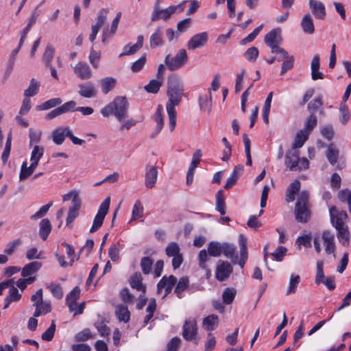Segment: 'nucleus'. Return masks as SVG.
Wrapping results in <instances>:
<instances>
[{
  "mask_svg": "<svg viewBox=\"0 0 351 351\" xmlns=\"http://www.w3.org/2000/svg\"><path fill=\"white\" fill-rule=\"evenodd\" d=\"M320 132L322 136L328 141L332 140L335 135V131L331 125H326L322 127Z\"/></svg>",
  "mask_w": 351,
  "mask_h": 351,
  "instance_id": "obj_57",
  "label": "nucleus"
},
{
  "mask_svg": "<svg viewBox=\"0 0 351 351\" xmlns=\"http://www.w3.org/2000/svg\"><path fill=\"white\" fill-rule=\"evenodd\" d=\"M199 103L201 110L210 113L212 109V97L210 90H208V95H201L199 98Z\"/></svg>",
  "mask_w": 351,
  "mask_h": 351,
  "instance_id": "obj_32",
  "label": "nucleus"
},
{
  "mask_svg": "<svg viewBox=\"0 0 351 351\" xmlns=\"http://www.w3.org/2000/svg\"><path fill=\"white\" fill-rule=\"evenodd\" d=\"M129 103L126 97L117 96L113 101L101 108V114L104 117L114 115L119 121H123L128 115Z\"/></svg>",
  "mask_w": 351,
  "mask_h": 351,
  "instance_id": "obj_3",
  "label": "nucleus"
},
{
  "mask_svg": "<svg viewBox=\"0 0 351 351\" xmlns=\"http://www.w3.org/2000/svg\"><path fill=\"white\" fill-rule=\"evenodd\" d=\"M110 202V197H107L99 206L97 213L93 219V225L90 228V232H95L102 226L105 217L109 210Z\"/></svg>",
  "mask_w": 351,
  "mask_h": 351,
  "instance_id": "obj_8",
  "label": "nucleus"
},
{
  "mask_svg": "<svg viewBox=\"0 0 351 351\" xmlns=\"http://www.w3.org/2000/svg\"><path fill=\"white\" fill-rule=\"evenodd\" d=\"M207 250L209 256L219 257L222 254V243L217 241H211L208 245Z\"/></svg>",
  "mask_w": 351,
  "mask_h": 351,
  "instance_id": "obj_39",
  "label": "nucleus"
},
{
  "mask_svg": "<svg viewBox=\"0 0 351 351\" xmlns=\"http://www.w3.org/2000/svg\"><path fill=\"white\" fill-rule=\"evenodd\" d=\"M9 295L6 297L12 302H17L21 298V294L19 293V290L13 285H10Z\"/></svg>",
  "mask_w": 351,
  "mask_h": 351,
  "instance_id": "obj_64",
  "label": "nucleus"
},
{
  "mask_svg": "<svg viewBox=\"0 0 351 351\" xmlns=\"http://www.w3.org/2000/svg\"><path fill=\"white\" fill-rule=\"evenodd\" d=\"M158 178V170L155 166L147 165L145 168V184L147 189L154 186Z\"/></svg>",
  "mask_w": 351,
  "mask_h": 351,
  "instance_id": "obj_15",
  "label": "nucleus"
},
{
  "mask_svg": "<svg viewBox=\"0 0 351 351\" xmlns=\"http://www.w3.org/2000/svg\"><path fill=\"white\" fill-rule=\"evenodd\" d=\"M350 117V112H349L347 106H346L343 104H341L340 105V108H339L340 122L343 125H345L348 122Z\"/></svg>",
  "mask_w": 351,
  "mask_h": 351,
  "instance_id": "obj_51",
  "label": "nucleus"
},
{
  "mask_svg": "<svg viewBox=\"0 0 351 351\" xmlns=\"http://www.w3.org/2000/svg\"><path fill=\"white\" fill-rule=\"evenodd\" d=\"M78 94L84 98L95 97L97 95V90L95 86L90 82L80 84L78 85Z\"/></svg>",
  "mask_w": 351,
  "mask_h": 351,
  "instance_id": "obj_16",
  "label": "nucleus"
},
{
  "mask_svg": "<svg viewBox=\"0 0 351 351\" xmlns=\"http://www.w3.org/2000/svg\"><path fill=\"white\" fill-rule=\"evenodd\" d=\"M337 197L342 203L348 204V211L351 215V191L348 189H343L338 192Z\"/></svg>",
  "mask_w": 351,
  "mask_h": 351,
  "instance_id": "obj_40",
  "label": "nucleus"
},
{
  "mask_svg": "<svg viewBox=\"0 0 351 351\" xmlns=\"http://www.w3.org/2000/svg\"><path fill=\"white\" fill-rule=\"evenodd\" d=\"M47 288L50 290L51 294L57 299H61L63 296V291L60 285L51 283Z\"/></svg>",
  "mask_w": 351,
  "mask_h": 351,
  "instance_id": "obj_60",
  "label": "nucleus"
},
{
  "mask_svg": "<svg viewBox=\"0 0 351 351\" xmlns=\"http://www.w3.org/2000/svg\"><path fill=\"white\" fill-rule=\"evenodd\" d=\"M116 82V79L111 77H107L101 79L99 80V84L101 86L102 92L104 94H107L108 93H109L114 88Z\"/></svg>",
  "mask_w": 351,
  "mask_h": 351,
  "instance_id": "obj_35",
  "label": "nucleus"
},
{
  "mask_svg": "<svg viewBox=\"0 0 351 351\" xmlns=\"http://www.w3.org/2000/svg\"><path fill=\"white\" fill-rule=\"evenodd\" d=\"M67 130H70L69 127H58L52 132V139L56 145H62L66 136Z\"/></svg>",
  "mask_w": 351,
  "mask_h": 351,
  "instance_id": "obj_26",
  "label": "nucleus"
},
{
  "mask_svg": "<svg viewBox=\"0 0 351 351\" xmlns=\"http://www.w3.org/2000/svg\"><path fill=\"white\" fill-rule=\"evenodd\" d=\"M115 314L120 322L127 323L130 320V314L126 306H118L116 308Z\"/></svg>",
  "mask_w": 351,
  "mask_h": 351,
  "instance_id": "obj_38",
  "label": "nucleus"
},
{
  "mask_svg": "<svg viewBox=\"0 0 351 351\" xmlns=\"http://www.w3.org/2000/svg\"><path fill=\"white\" fill-rule=\"evenodd\" d=\"M54 53L55 49L51 45H47L43 56V59L46 66H50V64H51Z\"/></svg>",
  "mask_w": 351,
  "mask_h": 351,
  "instance_id": "obj_49",
  "label": "nucleus"
},
{
  "mask_svg": "<svg viewBox=\"0 0 351 351\" xmlns=\"http://www.w3.org/2000/svg\"><path fill=\"white\" fill-rule=\"evenodd\" d=\"M143 41H144L143 36L139 35L137 37V42L132 46H130L129 45H126L124 47V49L126 50L128 48V50H127L125 52H123V53H121L120 55V56H122L123 55L130 56V55L134 54L143 47Z\"/></svg>",
  "mask_w": 351,
  "mask_h": 351,
  "instance_id": "obj_33",
  "label": "nucleus"
},
{
  "mask_svg": "<svg viewBox=\"0 0 351 351\" xmlns=\"http://www.w3.org/2000/svg\"><path fill=\"white\" fill-rule=\"evenodd\" d=\"M303 32L307 34H313L315 32L314 23L310 14H305L301 21Z\"/></svg>",
  "mask_w": 351,
  "mask_h": 351,
  "instance_id": "obj_29",
  "label": "nucleus"
},
{
  "mask_svg": "<svg viewBox=\"0 0 351 351\" xmlns=\"http://www.w3.org/2000/svg\"><path fill=\"white\" fill-rule=\"evenodd\" d=\"M285 163L290 171H301L307 169L309 161L306 158H300L298 150H289L285 158Z\"/></svg>",
  "mask_w": 351,
  "mask_h": 351,
  "instance_id": "obj_4",
  "label": "nucleus"
},
{
  "mask_svg": "<svg viewBox=\"0 0 351 351\" xmlns=\"http://www.w3.org/2000/svg\"><path fill=\"white\" fill-rule=\"evenodd\" d=\"M143 215V207L141 202L139 200L136 201L133 209L132 216L131 221L135 220L136 219L142 217Z\"/></svg>",
  "mask_w": 351,
  "mask_h": 351,
  "instance_id": "obj_59",
  "label": "nucleus"
},
{
  "mask_svg": "<svg viewBox=\"0 0 351 351\" xmlns=\"http://www.w3.org/2000/svg\"><path fill=\"white\" fill-rule=\"evenodd\" d=\"M222 253L225 256L231 259L234 264L237 263L238 256L236 254V247L228 243H222Z\"/></svg>",
  "mask_w": 351,
  "mask_h": 351,
  "instance_id": "obj_24",
  "label": "nucleus"
},
{
  "mask_svg": "<svg viewBox=\"0 0 351 351\" xmlns=\"http://www.w3.org/2000/svg\"><path fill=\"white\" fill-rule=\"evenodd\" d=\"M53 205V202H50L46 205L43 206L36 213L30 216V219L36 220L46 215L50 207Z\"/></svg>",
  "mask_w": 351,
  "mask_h": 351,
  "instance_id": "obj_50",
  "label": "nucleus"
},
{
  "mask_svg": "<svg viewBox=\"0 0 351 351\" xmlns=\"http://www.w3.org/2000/svg\"><path fill=\"white\" fill-rule=\"evenodd\" d=\"M74 72L82 80H88L92 76L90 66L84 62L77 63L74 67Z\"/></svg>",
  "mask_w": 351,
  "mask_h": 351,
  "instance_id": "obj_21",
  "label": "nucleus"
},
{
  "mask_svg": "<svg viewBox=\"0 0 351 351\" xmlns=\"http://www.w3.org/2000/svg\"><path fill=\"white\" fill-rule=\"evenodd\" d=\"M202 157V152L200 149H197L194 153L192 158L191 163L188 169L186 174V184L188 186H190L193 180L194 171L195 168L198 166L200 162V158Z\"/></svg>",
  "mask_w": 351,
  "mask_h": 351,
  "instance_id": "obj_13",
  "label": "nucleus"
},
{
  "mask_svg": "<svg viewBox=\"0 0 351 351\" xmlns=\"http://www.w3.org/2000/svg\"><path fill=\"white\" fill-rule=\"evenodd\" d=\"M208 40V35L206 32L193 35L187 43V48L190 51L203 47Z\"/></svg>",
  "mask_w": 351,
  "mask_h": 351,
  "instance_id": "obj_10",
  "label": "nucleus"
},
{
  "mask_svg": "<svg viewBox=\"0 0 351 351\" xmlns=\"http://www.w3.org/2000/svg\"><path fill=\"white\" fill-rule=\"evenodd\" d=\"M94 326L97 329L101 337H108L110 335V328L105 324L104 322L101 321L96 322Z\"/></svg>",
  "mask_w": 351,
  "mask_h": 351,
  "instance_id": "obj_62",
  "label": "nucleus"
},
{
  "mask_svg": "<svg viewBox=\"0 0 351 351\" xmlns=\"http://www.w3.org/2000/svg\"><path fill=\"white\" fill-rule=\"evenodd\" d=\"M52 229V226L47 218L43 219L39 223V235L40 238L45 241Z\"/></svg>",
  "mask_w": 351,
  "mask_h": 351,
  "instance_id": "obj_28",
  "label": "nucleus"
},
{
  "mask_svg": "<svg viewBox=\"0 0 351 351\" xmlns=\"http://www.w3.org/2000/svg\"><path fill=\"white\" fill-rule=\"evenodd\" d=\"M258 54L259 52L258 48L256 47H252L245 51L243 56L248 61L254 62L256 60Z\"/></svg>",
  "mask_w": 351,
  "mask_h": 351,
  "instance_id": "obj_54",
  "label": "nucleus"
},
{
  "mask_svg": "<svg viewBox=\"0 0 351 351\" xmlns=\"http://www.w3.org/2000/svg\"><path fill=\"white\" fill-rule=\"evenodd\" d=\"M174 289V293L179 299H182L184 296V291L189 289V278L188 276H182L179 280H177Z\"/></svg>",
  "mask_w": 351,
  "mask_h": 351,
  "instance_id": "obj_20",
  "label": "nucleus"
},
{
  "mask_svg": "<svg viewBox=\"0 0 351 351\" xmlns=\"http://www.w3.org/2000/svg\"><path fill=\"white\" fill-rule=\"evenodd\" d=\"M219 324V317L215 314L210 315L204 318L203 327L208 331H213Z\"/></svg>",
  "mask_w": 351,
  "mask_h": 351,
  "instance_id": "obj_31",
  "label": "nucleus"
},
{
  "mask_svg": "<svg viewBox=\"0 0 351 351\" xmlns=\"http://www.w3.org/2000/svg\"><path fill=\"white\" fill-rule=\"evenodd\" d=\"M93 337L89 328H84L83 330L77 332L75 336L77 341H85Z\"/></svg>",
  "mask_w": 351,
  "mask_h": 351,
  "instance_id": "obj_58",
  "label": "nucleus"
},
{
  "mask_svg": "<svg viewBox=\"0 0 351 351\" xmlns=\"http://www.w3.org/2000/svg\"><path fill=\"white\" fill-rule=\"evenodd\" d=\"M232 271L233 268L230 263L219 260L215 271V278L217 280L223 282L229 278Z\"/></svg>",
  "mask_w": 351,
  "mask_h": 351,
  "instance_id": "obj_9",
  "label": "nucleus"
},
{
  "mask_svg": "<svg viewBox=\"0 0 351 351\" xmlns=\"http://www.w3.org/2000/svg\"><path fill=\"white\" fill-rule=\"evenodd\" d=\"M149 43L151 48H156V47L163 45L162 29L160 27H158L155 32L151 35L149 38Z\"/></svg>",
  "mask_w": 351,
  "mask_h": 351,
  "instance_id": "obj_34",
  "label": "nucleus"
},
{
  "mask_svg": "<svg viewBox=\"0 0 351 351\" xmlns=\"http://www.w3.org/2000/svg\"><path fill=\"white\" fill-rule=\"evenodd\" d=\"M180 249L179 245L176 242L170 243L166 247L165 252L167 256L172 257L180 254Z\"/></svg>",
  "mask_w": 351,
  "mask_h": 351,
  "instance_id": "obj_55",
  "label": "nucleus"
},
{
  "mask_svg": "<svg viewBox=\"0 0 351 351\" xmlns=\"http://www.w3.org/2000/svg\"><path fill=\"white\" fill-rule=\"evenodd\" d=\"M295 219L298 221L305 223L309 217V210L307 206H297L295 208Z\"/></svg>",
  "mask_w": 351,
  "mask_h": 351,
  "instance_id": "obj_30",
  "label": "nucleus"
},
{
  "mask_svg": "<svg viewBox=\"0 0 351 351\" xmlns=\"http://www.w3.org/2000/svg\"><path fill=\"white\" fill-rule=\"evenodd\" d=\"M62 199L64 202L70 199L72 200L71 206L69 209L66 219V223L69 225L79 215V210L81 207V199L79 197L78 192L76 190H72L69 193L64 195Z\"/></svg>",
  "mask_w": 351,
  "mask_h": 351,
  "instance_id": "obj_5",
  "label": "nucleus"
},
{
  "mask_svg": "<svg viewBox=\"0 0 351 351\" xmlns=\"http://www.w3.org/2000/svg\"><path fill=\"white\" fill-rule=\"evenodd\" d=\"M317 117L314 113L311 112L306 120L303 131L310 134V133L313 131V130L317 125Z\"/></svg>",
  "mask_w": 351,
  "mask_h": 351,
  "instance_id": "obj_45",
  "label": "nucleus"
},
{
  "mask_svg": "<svg viewBox=\"0 0 351 351\" xmlns=\"http://www.w3.org/2000/svg\"><path fill=\"white\" fill-rule=\"evenodd\" d=\"M177 282V278L173 275L169 277L163 276L157 284V291L160 293L162 289H165V296L168 295L172 290V288Z\"/></svg>",
  "mask_w": 351,
  "mask_h": 351,
  "instance_id": "obj_12",
  "label": "nucleus"
},
{
  "mask_svg": "<svg viewBox=\"0 0 351 351\" xmlns=\"http://www.w3.org/2000/svg\"><path fill=\"white\" fill-rule=\"evenodd\" d=\"M42 267V263L38 261H33L25 265L21 270V276L27 278L36 274Z\"/></svg>",
  "mask_w": 351,
  "mask_h": 351,
  "instance_id": "obj_23",
  "label": "nucleus"
},
{
  "mask_svg": "<svg viewBox=\"0 0 351 351\" xmlns=\"http://www.w3.org/2000/svg\"><path fill=\"white\" fill-rule=\"evenodd\" d=\"M339 151L337 149L334 148V144L330 143L328 145L327 150L326 152V156L328 162L334 165L338 160Z\"/></svg>",
  "mask_w": 351,
  "mask_h": 351,
  "instance_id": "obj_37",
  "label": "nucleus"
},
{
  "mask_svg": "<svg viewBox=\"0 0 351 351\" xmlns=\"http://www.w3.org/2000/svg\"><path fill=\"white\" fill-rule=\"evenodd\" d=\"M22 243V241L20 239H15L11 242H10L7 245V247L4 250V253L7 256H11L15 252L16 248L19 246Z\"/></svg>",
  "mask_w": 351,
  "mask_h": 351,
  "instance_id": "obj_61",
  "label": "nucleus"
},
{
  "mask_svg": "<svg viewBox=\"0 0 351 351\" xmlns=\"http://www.w3.org/2000/svg\"><path fill=\"white\" fill-rule=\"evenodd\" d=\"M167 86L168 101L166 104V109L169 121V129L172 132L174 130L176 124L175 106H178L182 99L184 95V88L180 77L176 74H171L168 76Z\"/></svg>",
  "mask_w": 351,
  "mask_h": 351,
  "instance_id": "obj_1",
  "label": "nucleus"
},
{
  "mask_svg": "<svg viewBox=\"0 0 351 351\" xmlns=\"http://www.w3.org/2000/svg\"><path fill=\"white\" fill-rule=\"evenodd\" d=\"M153 8L154 10L151 15L152 22H155L160 19L166 21L169 19L178 9H180V11L183 10L182 3L178 5H171L165 9H162L160 5H158L157 3L154 4Z\"/></svg>",
  "mask_w": 351,
  "mask_h": 351,
  "instance_id": "obj_6",
  "label": "nucleus"
},
{
  "mask_svg": "<svg viewBox=\"0 0 351 351\" xmlns=\"http://www.w3.org/2000/svg\"><path fill=\"white\" fill-rule=\"evenodd\" d=\"M62 102V100L59 97L53 98L45 101L41 105L37 106L36 108L37 110H46L60 105Z\"/></svg>",
  "mask_w": 351,
  "mask_h": 351,
  "instance_id": "obj_42",
  "label": "nucleus"
},
{
  "mask_svg": "<svg viewBox=\"0 0 351 351\" xmlns=\"http://www.w3.org/2000/svg\"><path fill=\"white\" fill-rule=\"evenodd\" d=\"M263 24H261L258 27L254 29V31L252 33H250L247 36L241 40L240 45H245L248 43L252 42L256 38V37L257 36L260 31L263 29Z\"/></svg>",
  "mask_w": 351,
  "mask_h": 351,
  "instance_id": "obj_53",
  "label": "nucleus"
},
{
  "mask_svg": "<svg viewBox=\"0 0 351 351\" xmlns=\"http://www.w3.org/2000/svg\"><path fill=\"white\" fill-rule=\"evenodd\" d=\"M308 135L309 134L306 132L300 130L295 136L291 150H297V149L302 147L305 141H307Z\"/></svg>",
  "mask_w": 351,
  "mask_h": 351,
  "instance_id": "obj_36",
  "label": "nucleus"
},
{
  "mask_svg": "<svg viewBox=\"0 0 351 351\" xmlns=\"http://www.w3.org/2000/svg\"><path fill=\"white\" fill-rule=\"evenodd\" d=\"M197 329L196 322L194 319L186 320L183 326V337L187 341L194 339L195 343H197V340L195 339Z\"/></svg>",
  "mask_w": 351,
  "mask_h": 351,
  "instance_id": "obj_11",
  "label": "nucleus"
},
{
  "mask_svg": "<svg viewBox=\"0 0 351 351\" xmlns=\"http://www.w3.org/2000/svg\"><path fill=\"white\" fill-rule=\"evenodd\" d=\"M39 86L40 82L32 78L30 80L28 88L24 91V96L25 97H30L36 95L38 93Z\"/></svg>",
  "mask_w": 351,
  "mask_h": 351,
  "instance_id": "obj_41",
  "label": "nucleus"
},
{
  "mask_svg": "<svg viewBox=\"0 0 351 351\" xmlns=\"http://www.w3.org/2000/svg\"><path fill=\"white\" fill-rule=\"evenodd\" d=\"M300 282V277L299 275L292 274L290 278L289 287L287 291V295L293 294L296 292L298 285Z\"/></svg>",
  "mask_w": 351,
  "mask_h": 351,
  "instance_id": "obj_48",
  "label": "nucleus"
},
{
  "mask_svg": "<svg viewBox=\"0 0 351 351\" xmlns=\"http://www.w3.org/2000/svg\"><path fill=\"white\" fill-rule=\"evenodd\" d=\"M80 289L78 287H74L72 291L66 295V303L71 312H73L76 308V304L77 300L80 298Z\"/></svg>",
  "mask_w": 351,
  "mask_h": 351,
  "instance_id": "obj_22",
  "label": "nucleus"
},
{
  "mask_svg": "<svg viewBox=\"0 0 351 351\" xmlns=\"http://www.w3.org/2000/svg\"><path fill=\"white\" fill-rule=\"evenodd\" d=\"M322 239L326 253L328 254L334 253L335 250L334 234L330 230H324L322 234Z\"/></svg>",
  "mask_w": 351,
  "mask_h": 351,
  "instance_id": "obj_14",
  "label": "nucleus"
},
{
  "mask_svg": "<svg viewBox=\"0 0 351 351\" xmlns=\"http://www.w3.org/2000/svg\"><path fill=\"white\" fill-rule=\"evenodd\" d=\"M300 185V182L298 179H295L291 183L286 192V201L287 202H292L294 201L295 195L299 192Z\"/></svg>",
  "mask_w": 351,
  "mask_h": 351,
  "instance_id": "obj_27",
  "label": "nucleus"
},
{
  "mask_svg": "<svg viewBox=\"0 0 351 351\" xmlns=\"http://www.w3.org/2000/svg\"><path fill=\"white\" fill-rule=\"evenodd\" d=\"M188 61V56L186 49H181L177 54L171 58L167 55L165 58V63L170 71H176L182 67Z\"/></svg>",
  "mask_w": 351,
  "mask_h": 351,
  "instance_id": "obj_7",
  "label": "nucleus"
},
{
  "mask_svg": "<svg viewBox=\"0 0 351 351\" xmlns=\"http://www.w3.org/2000/svg\"><path fill=\"white\" fill-rule=\"evenodd\" d=\"M323 106V102L322 101L321 97H317L312 100L308 104V110L311 113H314L315 112L318 110Z\"/></svg>",
  "mask_w": 351,
  "mask_h": 351,
  "instance_id": "obj_63",
  "label": "nucleus"
},
{
  "mask_svg": "<svg viewBox=\"0 0 351 351\" xmlns=\"http://www.w3.org/2000/svg\"><path fill=\"white\" fill-rule=\"evenodd\" d=\"M162 106L158 105L155 114L153 116V119L156 123L157 125L154 132L150 135L151 138H154L162 131L164 126V117L162 114Z\"/></svg>",
  "mask_w": 351,
  "mask_h": 351,
  "instance_id": "obj_17",
  "label": "nucleus"
},
{
  "mask_svg": "<svg viewBox=\"0 0 351 351\" xmlns=\"http://www.w3.org/2000/svg\"><path fill=\"white\" fill-rule=\"evenodd\" d=\"M143 276L138 271L135 272L130 278V285L132 289H135L137 291H141L143 293L145 292L146 287L142 282Z\"/></svg>",
  "mask_w": 351,
  "mask_h": 351,
  "instance_id": "obj_25",
  "label": "nucleus"
},
{
  "mask_svg": "<svg viewBox=\"0 0 351 351\" xmlns=\"http://www.w3.org/2000/svg\"><path fill=\"white\" fill-rule=\"evenodd\" d=\"M154 264V260L149 257V256H145L143 257L141 260L140 265L142 269V272L145 275H148L152 271V267Z\"/></svg>",
  "mask_w": 351,
  "mask_h": 351,
  "instance_id": "obj_44",
  "label": "nucleus"
},
{
  "mask_svg": "<svg viewBox=\"0 0 351 351\" xmlns=\"http://www.w3.org/2000/svg\"><path fill=\"white\" fill-rule=\"evenodd\" d=\"M162 82L158 80H151L144 88L149 93L156 94L161 87Z\"/></svg>",
  "mask_w": 351,
  "mask_h": 351,
  "instance_id": "obj_46",
  "label": "nucleus"
},
{
  "mask_svg": "<svg viewBox=\"0 0 351 351\" xmlns=\"http://www.w3.org/2000/svg\"><path fill=\"white\" fill-rule=\"evenodd\" d=\"M330 222L337 231V237L342 245L348 246L350 234L346 221L348 219V215L345 210H339L335 206L329 209Z\"/></svg>",
  "mask_w": 351,
  "mask_h": 351,
  "instance_id": "obj_2",
  "label": "nucleus"
},
{
  "mask_svg": "<svg viewBox=\"0 0 351 351\" xmlns=\"http://www.w3.org/2000/svg\"><path fill=\"white\" fill-rule=\"evenodd\" d=\"M237 291L234 288H226L222 293L223 303L230 304L234 300Z\"/></svg>",
  "mask_w": 351,
  "mask_h": 351,
  "instance_id": "obj_43",
  "label": "nucleus"
},
{
  "mask_svg": "<svg viewBox=\"0 0 351 351\" xmlns=\"http://www.w3.org/2000/svg\"><path fill=\"white\" fill-rule=\"evenodd\" d=\"M108 10L102 8L99 10L97 16V20L96 24L92 25L93 27H97V29L106 23L108 18Z\"/></svg>",
  "mask_w": 351,
  "mask_h": 351,
  "instance_id": "obj_52",
  "label": "nucleus"
},
{
  "mask_svg": "<svg viewBox=\"0 0 351 351\" xmlns=\"http://www.w3.org/2000/svg\"><path fill=\"white\" fill-rule=\"evenodd\" d=\"M309 7L316 18L319 19H324L325 18V6L321 1L317 0H310Z\"/></svg>",
  "mask_w": 351,
  "mask_h": 351,
  "instance_id": "obj_19",
  "label": "nucleus"
},
{
  "mask_svg": "<svg viewBox=\"0 0 351 351\" xmlns=\"http://www.w3.org/2000/svg\"><path fill=\"white\" fill-rule=\"evenodd\" d=\"M216 209L221 215L226 214V204L221 190H219L216 194Z\"/></svg>",
  "mask_w": 351,
  "mask_h": 351,
  "instance_id": "obj_47",
  "label": "nucleus"
},
{
  "mask_svg": "<svg viewBox=\"0 0 351 351\" xmlns=\"http://www.w3.org/2000/svg\"><path fill=\"white\" fill-rule=\"evenodd\" d=\"M280 37L278 32L276 29H272L265 36L264 41L265 44L271 48V51H275L276 49L279 47L280 42L278 40Z\"/></svg>",
  "mask_w": 351,
  "mask_h": 351,
  "instance_id": "obj_18",
  "label": "nucleus"
},
{
  "mask_svg": "<svg viewBox=\"0 0 351 351\" xmlns=\"http://www.w3.org/2000/svg\"><path fill=\"white\" fill-rule=\"evenodd\" d=\"M55 331H56V324H55V322L53 320L51 322L50 326L46 330L45 332H44L42 334V335H41L42 339L44 341H47L52 340V339L54 336Z\"/></svg>",
  "mask_w": 351,
  "mask_h": 351,
  "instance_id": "obj_56",
  "label": "nucleus"
}]
</instances>
